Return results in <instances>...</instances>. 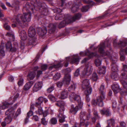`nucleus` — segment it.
I'll use <instances>...</instances> for the list:
<instances>
[{
	"instance_id": "f257e3e1",
	"label": "nucleus",
	"mask_w": 127,
	"mask_h": 127,
	"mask_svg": "<svg viewBox=\"0 0 127 127\" xmlns=\"http://www.w3.org/2000/svg\"><path fill=\"white\" fill-rule=\"evenodd\" d=\"M31 14L30 13H23V15L18 14L15 19L14 20L12 19V22L15 23L16 24L21 25L22 22H25L26 21L29 22L31 20Z\"/></svg>"
},
{
	"instance_id": "f03ea898",
	"label": "nucleus",
	"mask_w": 127,
	"mask_h": 127,
	"mask_svg": "<svg viewBox=\"0 0 127 127\" xmlns=\"http://www.w3.org/2000/svg\"><path fill=\"white\" fill-rule=\"evenodd\" d=\"M56 105L60 107L59 114L58 116L59 117V121L60 123H62L65 121V116L64 115V107L65 106V103L63 101H58Z\"/></svg>"
},
{
	"instance_id": "7ed1b4c3",
	"label": "nucleus",
	"mask_w": 127,
	"mask_h": 127,
	"mask_svg": "<svg viewBox=\"0 0 127 127\" xmlns=\"http://www.w3.org/2000/svg\"><path fill=\"white\" fill-rule=\"evenodd\" d=\"M69 97L70 99L73 98L77 102L79 108H82L83 102V101H81V98L79 95L73 93L70 95Z\"/></svg>"
},
{
	"instance_id": "20e7f679",
	"label": "nucleus",
	"mask_w": 127,
	"mask_h": 127,
	"mask_svg": "<svg viewBox=\"0 0 127 127\" xmlns=\"http://www.w3.org/2000/svg\"><path fill=\"white\" fill-rule=\"evenodd\" d=\"M93 68L91 64L89 63L86 64L84 70L82 73L83 75L89 76L92 73L93 71Z\"/></svg>"
},
{
	"instance_id": "39448f33",
	"label": "nucleus",
	"mask_w": 127,
	"mask_h": 127,
	"mask_svg": "<svg viewBox=\"0 0 127 127\" xmlns=\"http://www.w3.org/2000/svg\"><path fill=\"white\" fill-rule=\"evenodd\" d=\"M36 34L35 30V29L32 27H30L28 30V35L31 38H32V40H34L36 39L35 37ZM30 40L31 41V39Z\"/></svg>"
},
{
	"instance_id": "423d86ee",
	"label": "nucleus",
	"mask_w": 127,
	"mask_h": 127,
	"mask_svg": "<svg viewBox=\"0 0 127 127\" xmlns=\"http://www.w3.org/2000/svg\"><path fill=\"white\" fill-rule=\"evenodd\" d=\"M101 97L100 96L98 97L96 101L94 100H92V103L93 106H95L97 105L100 106H103V103L102 101L103 99H102Z\"/></svg>"
},
{
	"instance_id": "0eeeda50",
	"label": "nucleus",
	"mask_w": 127,
	"mask_h": 127,
	"mask_svg": "<svg viewBox=\"0 0 127 127\" xmlns=\"http://www.w3.org/2000/svg\"><path fill=\"white\" fill-rule=\"evenodd\" d=\"M127 79V75L125 74H124L123 73H122L120 81L123 87L126 89L127 88V82L125 81L124 79Z\"/></svg>"
},
{
	"instance_id": "6e6552de",
	"label": "nucleus",
	"mask_w": 127,
	"mask_h": 127,
	"mask_svg": "<svg viewBox=\"0 0 127 127\" xmlns=\"http://www.w3.org/2000/svg\"><path fill=\"white\" fill-rule=\"evenodd\" d=\"M104 43L100 44L98 46V51L100 54L103 56H105L106 55L108 56L109 54V53L107 54L104 52Z\"/></svg>"
},
{
	"instance_id": "1a4fd4ad",
	"label": "nucleus",
	"mask_w": 127,
	"mask_h": 127,
	"mask_svg": "<svg viewBox=\"0 0 127 127\" xmlns=\"http://www.w3.org/2000/svg\"><path fill=\"white\" fill-rule=\"evenodd\" d=\"M80 117L81 119L88 120L90 117V113H88L85 112H82L80 113Z\"/></svg>"
},
{
	"instance_id": "9d476101",
	"label": "nucleus",
	"mask_w": 127,
	"mask_h": 127,
	"mask_svg": "<svg viewBox=\"0 0 127 127\" xmlns=\"http://www.w3.org/2000/svg\"><path fill=\"white\" fill-rule=\"evenodd\" d=\"M12 104L13 102H11L10 101L9 102L4 101L0 105V109L2 110L8 108L10 104Z\"/></svg>"
},
{
	"instance_id": "9b49d317",
	"label": "nucleus",
	"mask_w": 127,
	"mask_h": 127,
	"mask_svg": "<svg viewBox=\"0 0 127 127\" xmlns=\"http://www.w3.org/2000/svg\"><path fill=\"white\" fill-rule=\"evenodd\" d=\"M37 31L39 35L42 36L46 33L47 30L46 28H44L43 29L38 28L37 29Z\"/></svg>"
},
{
	"instance_id": "f8f14e48",
	"label": "nucleus",
	"mask_w": 127,
	"mask_h": 127,
	"mask_svg": "<svg viewBox=\"0 0 127 127\" xmlns=\"http://www.w3.org/2000/svg\"><path fill=\"white\" fill-rule=\"evenodd\" d=\"M62 10L60 9L55 8L54 10V12L57 13L55 17V19L56 20H58L61 19V15L59 13L61 12Z\"/></svg>"
},
{
	"instance_id": "ddd939ff",
	"label": "nucleus",
	"mask_w": 127,
	"mask_h": 127,
	"mask_svg": "<svg viewBox=\"0 0 127 127\" xmlns=\"http://www.w3.org/2000/svg\"><path fill=\"white\" fill-rule=\"evenodd\" d=\"M42 83L38 82L36 83L33 88V90L34 92H36L40 89L42 86Z\"/></svg>"
},
{
	"instance_id": "4468645a",
	"label": "nucleus",
	"mask_w": 127,
	"mask_h": 127,
	"mask_svg": "<svg viewBox=\"0 0 127 127\" xmlns=\"http://www.w3.org/2000/svg\"><path fill=\"white\" fill-rule=\"evenodd\" d=\"M80 58L77 55H74L73 56L72 59H71L70 63L72 64L75 63L77 64L79 62Z\"/></svg>"
},
{
	"instance_id": "2eb2a0df",
	"label": "nucleus",
	"mask_w": 127,
	"mask_h": 127,
	"mask_svg": "<svg viewBox=\"0 0 127 127\" xmlns=\"http://www.w3.org/2000/svg\"><path fill=\"white\" fill-rule=\"evenodd\" d=\"M71 81V76L69 74L65 75L63 80V83L66 85H68Z\"/></svg>"
},
{
	"instance_id": "dca6fc26",
	"label": "nucleus",
	"mask_w": 127,
	"mask_h": 127,
	"mask_svg": "<svg viewBox=\"0 0 127 127\" xmlns=\"http://www.w3.org/2000/svg\"><path fill=\"white\" fill-rule=\"evenodd\" d=\"M112 64L111 65V66L112 70L113 72H117L118 70V68L116 64V61H117V59L114 60L113 59L112 60Z\"/></svg>"
},
{
	"instance_id": "f3484780",
	"label": "nucleus",
	"mask_w": 127,
	"mask_h": 127,
	"mask_svg": "<svg viewBox=\"0 0 127 127\" xmlns=\"http://www.w3.org/2000/svg\"><path fill=\"white\" fill-rule=\"evenodd\" d=\"M15 113L14 110L12 108L8 109L5 112V115L8 116L12 117Z\"/></svg>"
},
{
	"instance_id": "a211bd4d",
	"label": "nucleus",
	"mask_w": 127,
	"mask_h": 127,
	"mask_svg": "<svg viewBox=\"0 0 127 127\" xmlns=\"http://www.w3.org/2000/svg\"><path fill=\"white\" fill-rule=\"evenodd\" d=\"M19 35L22 40H25L26 39L27 37V34L24 31H19Z\"/></svg>"
},
{
	"instance_id": "6ab92c4d",
	"label": "nucleus",
	"mask_w": 127,
	"mask_h": 127,
	"mask_svg": "<svg viewBox=\"0 0 127 127\" xmlns=\"http://www.w3.org/2000/svg\"><path fill=\"white\" fill-rule=\"evenodd\" d=\"M79 108L78 107V104L77 106H74L73 105H72L71 106V108L70 109V112L72 114H75L78 110V109H81Z\"/></svg>"
},
{
	"instance_id": "aec40b11",
	"label": "nucleus",
	"mask_w": 127,
	"mask_h": 127,
	"mask_svg": "<svg viewBox=\"0 0 127 127\" xmlns=\"http://www.w3.org/2000/svg\"><path fill=\"white\" fill-rule=\"evenodd\" d=\"M112 89L115 94L118 93L120 90L119 86L118 84H114L112 86Z\"/></svg>"
},
{
	"instance_id": "412c9836",
	"label": "nucleus",
	"mask_w": 127,
	"mask_h": 127,
	"mask_svg": "<svg viewBox=\"0 0 127 127\" xmlns=\"http://www.w3.org/2000/svg\"><path fill=\"white\" fill-rule=\"evenodd\" d=\"M104 86L101 85L100 88L99 90L100 93L101 95L100 96L101 97L102 99H103L105 98V92L104 91Z\"/></svg>"
},
{
	"instance_id": "4be33fe9",
	"label": "nucleus",
	"mask_w": 127,
	"mask_h": 127,
	"mask_svg": "<svg viewBox=\"0 0 127 127\" xmlns=\"http://www.w3.org/2000/svg\"><path fill=\"white\" fill-rule=\"evenodd\" d=\"M44 99V98L42 97H40L38 98L35 102V106H41Z\"/></svg>"
},
{
	"instance_id": "5701e85b",
	"label": "nucleus",
	"mask_w": 127,
	"mask_h": 127,
	"mask_svg": "<svg viewBox=\"0 0 127 127\" xmlns=\"http://www.w3.org/2000/svg\"><path fill=\"white\" fill-rule=\"evenodd\" d=\"M88 87H90L89 85V80L88 79H85L84 80L82 84V87L83 89H86Z\"/></svg>"
},
{
	"instance_id": "b1692460",
	"label": "nucleus",
	"mask_w": 127,
	"mask_h": 127,
	"mask_svg": "<svg viewBox=\"0 0 127 127\" xmlns=\"http://www.w3.org/2000/svg\"><path fill=\"white\" fill-rule=\"evenodd\" d=\"M72 7H71L72 12L73 13L78 11L79 10V6L78 5L75 3L71 5Z\"/></svg>"
},
{
	"instance_id": "393cba45",
	"label": "nucleus",
	"mask_w": 127,
	"mask_h": 127,
	"mask_svg": "<svg viewBox=\"0 0 127 127\" xmlns=\"http://www.w3.org/2000/svg\"><path fill=\"white\" fill-rule=\"evenodd\" d=\"M100 112L102 114H105L107 116H110L111 114L108 109H104L100 110Z\"/></svg>"
},
{
	"instance_id": "a878e982",
	"label": "nucleus",
	"mask_w": 127,
	"mask_h": 127,
	"mask_svg": "<svg viewBox=\"0 0 127 127\" xmlns=\"http://www.w3.org/2000/svg\"><path fill=\"white\" fill-rule=\"evenodd\" d=\"M84 54L85 55L88 56L90 58L95 56V54L93 53H90L89 51H87V52H81L80 53V55L81 56L84 55Z\"/></svg>"
},
{
	"instance_id": "bb28decb",
	"label": "nucleus",
	"mask_w": 127,
	"mask_h": 127,
	"mask_svg": "<svg viewBox=\"0 0 127 127\" xmlns=\"http://www.w3.org/2000/svg\"><path fill=\"white\" fill-rule=\"evenodd\" d=\"M68 92L67 91L64 90L61 92L60 98L63 99L66 98L68 96Z\"/></svg>"
},
{
	"instance_id": "cd10ccee",
	"label": "nucleus",
	"mask_w": 127,
	"mask_h": 127,
	"mask_svg": "<svg viewBox=\"0 0 127 127\" xmlns=\"http://www.w3.org/2000/svg\"><path fill=\"white\" fill-rule=\"evenodd\" d=\"M87 119H81L80 121V125L83 126L84 127H87L89 123Z\"/></svg>"
},
{
	"instance_id": "c85d7f7f",
	"label": "nucleus",
	"mask_w": 127,
	"mask_h": 127,
	"mask_svg": "<svg viewBox=\"0 0 127 127\" xmlns=\"http://www.w3.org/2000/svg\"><path fill=\"white\" fill-rule=\"evenodd\" d=\"M45 110L43 113V116L45 117L47 116L49 114V112L50 111L51 113H52L53 112V110H52L50 108L45 107Z\"/></svg>"
},
{
	"instance_id": "c756f323",
	"label": "nucleus",
	"mask_w": 127,
	"mask_h": 127,
	"mask_svg": "<svg viewBox=\"0 0 127 127\" xmlns=\"http://www.w3.org/2000/svg\"><path fill=\"white\" fill-rule=\"evenodd\" d=\"M97 72L100 74H104L106 72V67L103 66L99 68L97 70Z\"/></svg>"
},
{
	"instance_id": "7c9ffc66",
	"label": "nucleus",
	"mask_w": 127,
	"mask_h": 127,
	"mask_svg": "<svg viewBox=\"0 0 127 127\" xmlns=\"http://www.w3.org/2000/svg\"><path fill=\"white\" fill-rule=\"evenodd\" d=\"M111 76L112 79L115 80H117L119 78L118 74L116 72H113Z\"/></svg>"
},
{
	"instance_id": "2f4dec72",
	"label": "nucleus",
	"mask_w": 127,
	"mask_h": 127,
	"mask_svg": "<svg viewBox=\"0 0 127 127\" xmlns=\"http://www.w3.org/2000/svg\"><path fill=\"white\" fill-rule=\"evenodd\" d=\"M86 88V89H86L85 91V93L86 96H88L89 95H90L92 92V89L90 87H88Z\"/></svg>"
},
{
	"instance_id": "473e14b6",
	"label": "nucleus",
	"mask_w": 127,
	"mask_h": 127,
	"mask_svg": "<svg viewBox=\"0 0 127 127\" xmlns=\"http://www.w3.org/2000/svg\"><path fill=\"white\" fill-rule=\"evenodd\" d=\"M38 108L37 110L36 111V113L37 114H38L39 115H41L43 114V113L44 112L41 106H36Z\"/></svg>"
},
{
	"instance_id": "72a5a7b5",
	"label": "nucleus",
	"mask_w": 127,
	"mask_h": 127,
	"mask_svg": "<svg viewBox=\"0 0 127 127\" xmlns=\"http://www.w3.org/2000/svg\"><path fill=\"white\" fill-rule=\"evenodd\" d=\"M32 85V84L30 82L26 83L24 86V90L26 91L28 90L31 87Z\"/></svg>"
},
{
	"instance_id": "f704fd0d",
	"label": "nucleus",
	"mask_w": 127,
	"mask_h": 127,
	"mask_svg": "<svg viewBox=\"0 0 127 127\" xmlns=\"http://www.w3.org/2000/svg\"><path fill=\"white\" fill-rule=\"evenodd\" d=\"M35 73L34 71L31 72L29 73L27 76L30 79H33L35 77Z\"/></svg>"
},
{
	"instance_id": "c9c22d12",
	"label": "nucleus",
	"mask_w": 127,
	"mask_h": 127,
	"mask_svg": "<svg viewBox=\"0 0 127 127\" xmlns=\"http://www.w3.org/2000/svg\"><path fill=\"white\" fill-rule=\"evenodd\" d=\"M6 48L7 49L11 50L12 48V44L10 42H8L6 44Z\"/></svg>"
},
{
	"instance_id": "e433bc0d",
	"label": "nucleus",
	"mask_w": 127,
	"mask_h": 127,
	"mask_svg": "<svg viewBox=\"0 0 127 127\" xmlns=\"http://www.w3.org/2000/svg\"><path fill=\"white\" fill-rule=\"evenodd\" d=\"M63 66V65L61 64L60 63L58 64L57 65H54L51 66L49 67L50 69H51L53 68H58Z\"/></svg>"
},
{
	"instance_id": "4c0bfd02",
	"label": "nucleus",
	"mask_w": 127,
	"mask_h": 127,
	"mask_svg": "<svg viewBox=\"0 0 127 127\" xmlns=\"http://www.w3.org/2000/svg\"><path fill=\"white\" fill-rule=\"evenodd\" d=\"M91 79L93 81H96L97 79V76L96 73H93L92 75Z\"/></svg>"
},
{
	"instance_id": "58836bf2",
	"label": "nucleus",
	"mask_w": 127,
	"mask_h": 127,
	"mask_svg": "<svg viewBox=\"0 0 127 127\" xmlns=\"http://www.w3.org/2000/svg\"><path fill=\"white\" fill-rule=\"evenodd\" d=\"M50 122L53 125L56 124L57 122V120L55 118H52L50 120Z\"/></svg>"
},
{
	"instance_id": "ea45409f",
	"label": "nucleus",
	"mask_w": 127,
	"mask_h": 127,
	"mask_svg": "<svg viewBox=\"0 0 127 127\" xmlns=\"http://www.w3.org/2000/svg\"><path fill=\"white\" fill-rule=\"evenodd\" d=\"M12 120V117L8 116L6 118L5 121L7 124L9 123Z\"/></svg>"
},
{
	"instance_id": "a19ab883",
	"label": "nucleus",
	"mask_w": 127,
	"mask_h": 127,
	"mask_svg": "<svg viewBox=\"0 0 127 127\" xmlns=\"http://www.w3.org/2000/svg\"><path fill=\"white\" fill-rule=\"evenodd\" d=\"M61 75L59 73H57L54 76L53 78L55 80H57L60 77Z\"/></svg>"
},
{
	"instance_id": "79ce46f5",
	"label": "nucleus",
	"mask_w": 127,
	"mask_h": 127,
	"mask_svg": "<svg viewBox=\"0 0 127 127\" xmlns=\"http://www.w3.org/2000/svg\"><path fill=\"white\" fill-rule=\"evenodd\" d=\"M108 125L107 127H110V125H113L114 123V121L113 119L109 120H108Z\"/></svg>"
},
{
	"instance_id": "37998d69",
	"label": "nucleus",
	"mask_w": 127,
	"mask_h": 127,
	"mask_svg": "<svg viewBox=\"0 0 127 127\" xmlns=\"http://www.w3.org/2000/svg\"><path fill=\"white\" fill-rule=\"evenodd\" d=\"M95 63L96 66H99L101 64V61L99 59H97L95 60Z\"/></svg>"
},
{
	"instance_id": "c03bdc74",
	"label": "nucleus",
	"mask_w": 127,
	"mask_h": 127,
	"mask_svg": "<svg viewBox=\"0 0 127 127\" xmlns=\"http://www.w3.org/2000/svg\"><path fill=\"white\" fill-rule=\"evenodd\" d=\"M66 23V21H63L61 23L59 26V28H60L64 27Z\"/></svg>"
},
{
	"instance_id": "a18cd8bd",
	"label": "nucleus",
	"mask_w": 127,
	"mask_h": 127,
	"mask_svg": "<svg viewBox=\"0 0 127 127\" xmlns=\"http://www.w3.org/2000/svg\"><path fill=\"white\" fill-rule=\"evenodd\" d=\"M6 35L11 37V38L12 40H13L14 38V36L13 33L7 32Z\"/></svg>"
},
{
	"instance_id": "49530a36",
	"label": "nucleus",
	"mask_w": 127,
	"mask_h": 127,
	"mask_svg": "<svg viewBox=\"0 0 127 127\" xmlns=\"http://www.w3.org/2000/svg\"><path fill=\"white\" fill-rule=\"evenodd\" d=\"M48 97L50 100L54 102L56 100V98L53 95H48Z\"/></svg>"
},
{
	"instance_id": "de8ad7c7",
	"label": "nucleus",
	"mask_w": 127,
	"mask_h": 127,
	"mask_svg": "<svg viewBox=\"0 0 127 127\" xmlns=\"http://www.w3.org/2000/svg\"><path fill=\"white\" fill-rule=\"evenodd\" d=\"M123 70L122 71V73H123L124 74H125L127 75L126 73H125L124 72V71L127 72V65L126 64L123 65Z\"/></svg>"
},
{
	"instance_id": "09e8293b",
	"label": "nucleus",
	"mask_w": 127,
	"mask_h": 127,
	"mask_svg": "<svg viewBox=\"0 0 127 127\" xmlns=\"http://www.w3.org/2000/svg\"><path fill=\"white\" fill-rule=\"evenodd\" d=\"M21 113V110L20 109H18L17 111L14 118L15 119H16L17 117L18 116V115L20 114Z\"/></svg>"
},
{
	"instance_id": "8fccbe9b",
	"label": "nucleus",
	"mask_w": 127,
	"mask_h": 127,
	"mask_svg": "<svg viewBox=\"0 0 127 127\" xmlns=\"http://www.w3.org/2000/svg\"><path fill=\"white\" fill-rule=\"evenodd\" d=\"M24 80L23 78H21L19 80L18 82V85L19 86L22 85L23 84Z\"/></svg>"
},
{
	"instance_id": "3c124183",
	"label": "nucleus",
	"mask_w": 127,
	"mask_h": 127,
	"mask_svg": "<svg viewBox=\"0 0 127 127\" xmlns=\"http://www.w3.org/2000/svg\"><path fill=\"white\" fill-rule=\"evenodd\" d=\"M88 8L89 7L88 6H84L82 8L81 11L83 12H86L88 11Z\"/></svg>"
},
{
	"instance_id": "603ef678",
	"label": "nucleus",
	"mask_w": 127,
	"mask_h": 127,
	"mask_svg": "<svg viewBox=\"0 0 127 127\" xmlns=\"http://www.w3.org/2000/svg\"><path fill=\"white\" fill-rule=\"evenodd\" d=\"M54 89V87L53 86H52L47 89V93H50L52 92Z\"/></svg>"
},
{
	"instance_id": "864d4df0",
	"label": "nucleus",
	"mask_w": 127,
	"mask_h": 127,
	"mask_svg": "<svg viewBox=\"0 0 127 127\" xmlns=\"http://www.w3.org/2000/svg\"><path fill=\"white\" fill-rule=\"evenodd\" d=\"M41 122L42 124L44 125H46L47 124V121H46L45 118H42L41 119Z\"/></svg>"
},
{
	"instance_id": "5fc2aeb1",
	"label": "nucleus",
	"mask_w": 127,
	"mask_h": 127,
	"mask_svg": "<svg viewBox=\"0 0 127 127\" xmlns=\"http://www.w3.org/2000/svg\"><path fill=\"white\" fill-rule=\"evenodd\" d=\"M69 57H68L66 58L65 61L64 62V66L66 67H67L68 64V62L69 61Z\"/></svg>"
},
{
	"instance_id": "6e6d98bb",
	"label": "nucleus",
	"mask_w": 127,
	"mask_h": 127,
	"mask_svg": "<svg viewBox=\"0 0 127 127\" xmlns=\"http://www.w3.org/2000/svg\"><path fill=\"white\" fill-rule=\"evenodd\" d=\"M41 69L42 70H44L47 69V66L46 64H43L41 65Z\"/></svg>"
},
{
	"instance_id": "4d7b16f0",
	"label": "nucleus",
	"mask_w": 127,
	"mask_h": 127,
	"mask_svg": "<svg viewBox=\"0 0 127 127\" xmlns=\"http://www.w3.org/2000/svg\"><path fill=\"white\" fill-rule=\"evenodd\" d=\"M4 27L7 30H9L10 28V27L8 25L7 23H5L4 25Z\"/></svg>"
},
{
	"instance_id": "13d9d810",
	"label": "nucleus",
	"mask_w": 127,
	"mask_h": 127,
	"mask_svg": "<svg viewBox=\"0 0 127 127\" xmlns=\"http://www.w3.org/2000/svg\"><path fill=\"white\" fill-rule=\"evenodd\" d=\"M81 16V15L78 14L77 15H75L74 17H73V20H74L75 19H78Z\"/></svg>"
},
{
	"instance_id": "bf43d9fd",
	"label": "nucleus",
	"mask_w": 127,
	"mask_h": 127,
	"mask_svg": "<svg viewBox=\"0 0 127 127\" xmlns=\"http://www.w3.org/2000/svg\"><path fill=\"white\" fill-rule=\"evenodd\" d=\"M19 95L18 94H16V95L14 96V97L13 98V100H12V101H10L11 102H14V101L18 97Z\"/></svg>"
},
{
	"instance_id": "052dcab7",
	"label": "nucleus",
	"mask_w": 127,
	"mask_h": 127,
	"mask_svg": "<svg viewBox=\"0 0 127 127\" xmlns=\"http://www.w3.org/2000/svg\"><path fill=\"white\" fill-rule=\"evenodd\" d=\"M79 69H77L75 71L74 73L75 76H77L79 74Z\"/></svg>"
},
{
	"instance_id": "680f3d73",
	"label": "nucleus",
	"mask_w": 127,
	"mask_h": 127,
	"mask_svg": "<svg viewBox=\"0 0 127 127\" xmlns=\"http://www.w3.org/2000/svg\"><path fill=\"white\" fill-rule=\"evenodd\" d=\"M119 45H120L121 46H124L126 45V42L123 41V42L120 41V43H119Z\"/></svg>"
},
{
	"instance_id": "e2e57ef3",
	"label": "nucleus",
	"mask_w": 127,
	"mask_h": 127,
	"mask_svg": "<svg viewBox=\"0 0 127 127\" xmlns=\"http://www.w3.org/2000/svg\"><path fill=\"white\" fill-rule=\"evenodd\" d=\"M42 73V71L41 70H39L37 71L36 75V77L38 78L40 77V75Z\"/></svg>"
},
{
	"instance_id": "0e129e2a",
	"label": "nucleus",
	"mask_w": 127,
	"mask_h": 127,
	"mask_svg": "<svg viewBox=\"0 0 127 127\" xmlns=\"http://www.w3.org/2000/svg\"><path fill=\"white\" fill-rule=\"evenodd\" d=\"M31 4L30 3H27L26 4V5L25 6V7L24 8V9L27 10V8H28L29 9H30V5Z\"/></svg>"
},
{
	"instance_id": "69168bd1",
	"label": "nucleus",
	"mask_w": 127,
	"mask_h": 127,
	"mask_svg": "<svg viewBox=\"0 0 127 127\" xmlns=\"http://www.w3.org/2000/svg\"><path fill=\"white\" fill-rule=\"evenodd\" d=\"M5 55L4 52L2 49H0V56H4Z\"/></svg>"
},
{
	"instance_id": "338daca9",
	"label": "nucleus",
	"mask_w": 127,
	"mask_h": 127,
	"mask_svg": "<svg viewBox=\"0 0 127 127\" xmlns=\"http://www.w3.org/2000/svg\"><path fill=\"white\" fill-rule=\"evenodd\" d=\"M57 87L59 88H61L62 85V83L61 82H58L57 84Z\"/></svg>"
},
{
	"instance_id": "774afa93",
	"label": "nucleus",
	"mask_w": 127,
	"mask_h": 127,
	"mask_svg": "<svg viewBox=\"0 0 127 127\" xmlns=\"http://www.w3.org/2000/svg\"><path fill=\"white\" fill-rule=\"evenodd\" d=\"M120 127H126V124L124 122H121L120 123Z\"/></svg>"
}]
</instances>
